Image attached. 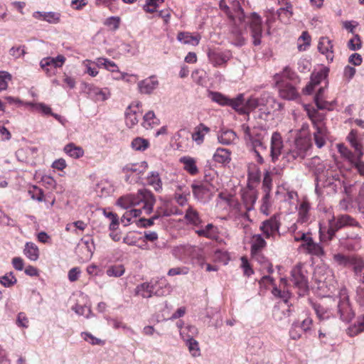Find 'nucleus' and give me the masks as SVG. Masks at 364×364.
Masks as SVG:
<instances>
[{"label":"nucleus","mask_w":364,"mask_h":364,"mask_svg":"<svg viewBox=\"0 0 364 364\" xmlns=\"http://www.w3.org/2000/svg\"><path fill=\"white\" fill-rule=\"evenodd\" d=\"M156 199L153 193L147 190H139L136 195L128 194L120 197L117 205L124 209L141 205L144 213L149 215L153 211Z\"/></svg>","instance_id":"nucleus-1"},{"label":"nucleus","mask_w":364,"mask_h":364,"mask_svg":"<svg viewBox=\"0 0 364 364\" xmlns=\"http://www.w3.org/2000/svg\"><path fill=\"white\" fill-rule=\"evenodd\" d=\"M296 75L289 67H285L281 73L274 75V80L279 88L280 96L289 100H294L298 96L296 88L287 80H294Z\"/></svg>","instance_id":"nucleus-2"},{"label":"nucleus","mask_w":364,"mask_h":364,"mask_svg":"<svg viewBox=\"0 0 364 364\" xmlns=\"http://www.w3.org/2000/svg\"><path fill=\"white\" fill-rule=\"evenodd\" d=\"M242 129L244 132V139L248 146H251L252 149H260L264 151H267L265 144L267 132L265 129L256 127L250 128L245 124L242 126Z\"/></svg>","instance_id":"nucleus-3"},{"label":"nucleus","mask_w":364,"mask_h":364,"mask_svg":"<svg viewBox=\"0 0 364 364\" xmlns=\"http://www.w3.org/2000/svg\"><path fill=\"white\" fill-rule=\"evenodd\" d=\"M171 291V286L166 279L162 278L156 284L143 283L136 287V294L143 298H149L155 294L158 296L168 295Z\"/></svg>","instance_id":"nucleus-4"},{"label":"nucleus","mask_w":364,"mask_h":364,"mask_svg":"<svg viewBox=\"0 0 364 364\" xmlns=\"http://www.w3.org/2000/svg\"><path fill=\"white\" fill-rule=\"evenodd\" d=\"M308 115L316 130L314 133L315 144L318 148H321L325 145L328 136V132L324 121V115L316 110H308Z\"/></svg>","instance_id":"nucleus-5"},{"label":"nucleus","mask_w":364,"mask_h":364,"mask_svg":"<svg viewBox=\"0 0 364 364\" xmlns=\"http://www.w3.org/2000/svg\"><path fill=\"white\" fill-rule=\"evenodd\" d=\"M219 6L235 24L237 21L240 23L245 21V16L239 0H220Z\"/></svg>","instance_id":"nucleus-6"},{"label":"nucleus","mask_w":364,"mask_h":364,"mask_svg":"<svg viewBox=\"0 0 364 364\" xmlns=\"http://www.w3.org/2000/svg\"><path fill=\"white\" fill-rule=\"evenodd\" d=\"M173 254L180 259H196L200 264L203 263L204 258L203 250L197 246L181 245L173 249Z\"/></svg>","instance_id":"nucleus-7"},{"label":"nucleus","mask_w":364,"mask_h":364,"mask_svg":"<svg viewBox=\"0 0 364 364\" xmlns=\"http://www.w3.org/2000/svg\"><path fill=\"white\" fill-rule=\"evenodd\" d=\"M307 271L304 264H298L291 271V281L294 286L303 294L309 289Z\"/></svg>","instance_id":"nucleus-8"},{"label":"nucleus","mask_w":364,"mask_h":364,"mask_svg":"<svg viewBox=\"0 0 364 364\" xmlns=\"http://www.w3.org/2000/svg\"><path fill=\"white\" fill-rule=\"evenodd\" d=\"M234 104L235 110L240 114H248L251 111L257 107H262L260 105L259 97L251 96L245 101L244 95L240 94L237 96V101Z\"/></svg>","instance_id":"nucleus-9"},{"label":"nucleus","mask_w":364,"mask_h":364,"mask_svg":"<svg viewBox=\"0 0 364 364\" xmlns=\"http://www.w3.org/2000/svg\"><path fill=\"white\" fill-rule=\"evenodd\" d=\"M346 226H358V223L348 215H341L336 219L329 221V228L328 230V235L329 239H332L336 232Z\"/></svg>","instance_id":"nucleus-10"},{"label":"nucleus","mask_w":364,"mask_h":364,"mask_svg":"<svg viewBox=\"0 0 364 364\" xmlns=\"http://www.w3.org/2000/svg\"><path fill=\"white\" fill-rule=\"evenodd\" d=\"M311 144L305 138H298L294 141L293 148L287 153L288 160L303 159L309 149Z\"/></svg>","instance_id":"nucleus-11"},{"label":"nucleus","mask_w":364,"mask_h":364,"mask_svg":"<svg viewBox=\"0 0 364 364\" xmlns=\"http://www.w3.org/2000/svg\"><path fill=\"white\" fill-rule=\"evenodd\" d=\"M250 28L253 45L259 46L262 36V19L255 13L252 14L250 16Z\"/></svg>","instance_id":"nucleus-12"},{"label":"nucleus","mask_w":364,"mask_h":364,"mask_svg":"<svg viewBox=\"0 0 364 364\" xmlns=\"http://www.w3.org/2000/svg\"><path fill=\"white\" fill-rule=\"evenodd\" d=\"M209 61L214 67H223L232 58L230 50H209L208 52Z\"/></svg>","instance_id":"nucleus-13"},{"label":"nucleus","mask_w":364,"mask_h":364,"mask_svg":"<svg viewBox=\"0 0 364 364\" xmlns=\"http://www.w3.org/2000/svg\"><path fill=\"white\" fill-rule=\"evenodd\" d=\"M279 226L280 223L277 217L274 215L262 223L260 230L262 231L266 238L269 239L272 237L274 239L276 237L280 235L279 232Z\"/></svg>","instance_id":"nucleus-14"},{"label":"nucleus","mask_w":364,"mask_h":364,"mask_svg":"<svg viewBox=\"0 0 364 364\" xmlns=\"http://www.w3.org/2000/svg\"><path fill=\"white\" fill-rule=\"evenodd\" d=\"M65 61V58L62 55H58L55 58L48 57L42 59L40 63L41 68L51 76L55 74V69L61 68Z\"/></svg>","instance_id":"nucleus-15"},{"label":"nucleus","mask_w":364,"mask_h":364,"mask_svg":"<svg viewBox=\"0 0 364 364\" xmlns=\"http://www.w3.org/2000/svg\"><path fill=\"white\" fill-rule=\"evenodd\" d=\"M338 314L340 318L345 322H349L353 317L354 313L350 306L348 298L345 293L341 294L338 303Z\"/></svg>","instance_id":"nucleus-16"},{"label":"nucleus","mask_w":364,"mask_h":364,"mask_svg":"<svg viewBox=\"0 0 364 364\" xmlns=\"http://www.w3.org/2000/svg\"><path fill=\"white\" fill-rule=\"evenodd\" d=\"M159 85L157 77L155 75H151L139 81L137 86L140 93L150 95L159 87Z\"/></svg>","instance_id":"nucleus-17"},{"label":"nucleus","mask_w":364,"mask_h":364,"mask_svg":"<svg viewBox=\"0 0 364 364\" xmlns=\"http://www.w3.org/2000/svg\"><path fill=\"white\" fill-rule=\"evenodd\" d=\"M318 50L326 58L328 62H332L334 58L333 44L329 38L323 36L319 38L318 43Z\"/></svg>","instance_id":"nucleus-18"},{"label":"nucleus","mask_w":364,"mask_h":364,"mask_svg":"<svg viewBox=\"0 0 364 364\" xmlns=\"http://www.w3.org/2000/svg\"><path fill=\"white\" fill-rule=\"evenodd\" d=\"M283 140L279 132H274L271 137L270 156L272 161H275L282 153Z\"/></svg>","instance_id":"nucleus-19"},{"label":"nucleus","mask_w":364,"mask_h":364,"mask_svg":"<svg viewBox=\"0 0 364 364\" xmlns=\"http://www.w3.org/2000/svg\"><path fill=\"white\" fill-rule=\"evenodd\" d=\"M85 88L89 96L95 101H105L109 97L107 88L101 89L91 85H87Z\"/></svg>","instance_id":"nucleus-20"},{"label":"nucleus","mask_w":364,"mask_h":364,"mask_svg":"<svg viewBox=\"0 0 364 364\" xmlns=\"http://www.w3.org/2000/svg\"><path fill=\"white\" fill-rule=\"evenodd\" d=\"M209 97L213 102H217L220 105H228L235 109V107H234V104L237 102V97L230 99L228 97L225 96L224 95L218 92H210Z\"/></svg>","instance_id":"nucleus-21"},{"label":"nucleus","mask_w":364,"mask_h":364,"mask_svg":"<svg viewBox=\"0 0 364 364\" xmlns=\"http://www.w3.org/2000/svg\"><path fill=\"white\" fill-rule=\"evenodd\" d=\"M301 247L306 249L310 255L321 257L324 255L323 248L319 243L315 242L313 239H309L306 243H302Z\"/></svg>","instance_id":"nucleus-22"},{"label":"nucleus","mask_w":364,"mask_h":364,"mask_svg":"<svg viewBox=\"0 0 364 364\" xmlns=\"http://www.w3.org/2000/svg\"><path fill=\"white\" fill-rule=\"evenodd\" d=\"M287 286V280L285 278H282L280 280L279 287H274L272 289V294L284 300L285 303H287L288 299L290 297V293L288 289H286Z\"/></svg>","instance_id":"nucleus-23"},{"label":"nucleus","mask_w":364,"mask_h":364,"mask_svg":"<svg viewBox=\"0 0 364 364\" xmlns=\"http://www.w3.org/2000/svg\"><path fill=\"white\" fill-rule=\"evenodd\" d=\"M177 40L185 45L196 46L198 45L200 36V35L193 36L188 32H179L177 35Z\"/></svg>","instance_id":"nucleus-24"},{"label":"nucleus","mask_w":364,"mask_h":364,"mask_svg":"<svg viewBox=\"0 0 364 364\" xmlns=\"http://www.w3.org/2000/svg\"><path fill=\"white\" fill-rule=\"evenodd\" d=\"M334 261L338 264L343 267L353 266V269L355 270V263L359 261L360 259H358L354 257H348L344 255L338 253L333 255Z\"/></svg>","instance_id":"nucleus-25"},{"label":"nucleus","mask_w":364,"mask_h":364,"mask_svg":"<svg viewBox=\"0 0 364 364\" xmlns=\"http://www.w3.org/2000/svg\"><path fill=\"white\" fill-rule=\"evenodd\" d=\"M231 151L229 149L218 148L213 154V160L220 164H227L231 161Z\"/></svg>","instance_id":"nucleus-26"},{"label":"nucleus","mask_w":364,"mask_h":364,"mask_svg":"<svg viewBox=\"0 0 364 364\" xmlns=\"http://www.w3.org/2000/svg\"><path fill=\"white\" fill-rule=\"evenodd\" d=\"M210 132V128L203 124H200L195 128L194 132L192 134V139L198 144L200 145L203 141L206 134Z\"/></svg>","instance_id":"nucleus-27"},{"label":"nucleus","mask_w":364,"mask_h":364,"mask_svg":"<svg viewBox=\"0 0 364 364\" xmlns=\"http://www.w3.org/2000/svg\"><path fill=\"white\" fill-rule=\"evenodd\" d=\"M218 141L224 145H229L234 143L237 139L235 132L230 129L221 130L218 135Z\"/></svg>","instance_id":"nucleus-28"},{"label":"nucleus","mask_w":364,"mask_h":364,"mask_svg":"<svg viewBox=\"0 0 364 364\" xmlns=\"http://www.w3.org/2000/svg\"><path fill=\"white\" fill-rule=\"evenodd\" d=\"M364 331V315L358 317L356 322L346 329V333L353 337Z\"/></svg>","instance_id":"nucleus-29"},{"label":"nucleus","mask_w":364,"mask_h":364,"mask_svg":"<svg viewBox=\"0 0 364 364\" xmlns=\"http://www.w3.org/2000/svg\"><path fill=\"white\" fill-rule=\"evenodd\" d=\"M160 123L159 119L156 117L153 111L146 112L144 117L141 125L146 129H152L159 125Z\"/></svg>","instance_id":"nucleus-30"},{"label":"nucleus","mask_w":364,"mask_h":364,"mask_svg":"<svg viewBox=\"0 0 364 364\" xmlns=\"http://www.w3.org/2000/svg\"><path fill=\"white\" fill-rule=\"evenodd\" d=\"M231 41L233 45L240 47L246 43L247 39L241 29L237 26H235L231 32Z\"/></svg>","instance_id":"nucleus-31"},{"label":"nucleus","mask_w":364,"mask_h":364,"mask_svg":"<svg viewBox=\"0 0 364 364\" xmlns=\"http://www.w3.org/2000/svg\"><path fill=\"white\" fill-rule=\"evenodd\" d=\"M24 255L31 261H36L39 257V250L33 242H26L23 250Z\"/></svg>","instance_id":"nucleus-32"},{"label":"nucleus","mask_w":364,"mask_h":364,"mask_svg":"<svg viewBox=\"0 0 364 364\" xmlns=\"http://www.w3.org/2000/svg\"><path fill=\"white\" fill-rule=\"evenodd\" d=\"M147 182L157 192L162 190V181L157 171H151L147 176Z\"/></svg>","instance_id":"nucleus-33"},{"label":"nucleus","mask_w":364,"mask_h":364,"mask_svg":"<svg viewBox=\"0 0 364 364\" xmlns=\"http://www.w3.org/2000/svg\"><path fill=\"white\" fill-rule=\"evenodd\" d=\"M64 151L70 157L73 159H79L84 154V151L82 147L76 146L73 143H70L65 146Z\"/></svg>","instance_id":"nucleus-34"},{"label":"nucleus","mask_w":364,"mask_h":364,"mask_svg":"<svg viewBox=\"0 0 364 364\" xmlns=\"http://www.w3.org/2000/svg\"><path fill=\"white\" fill-rule=\"evenodd\" d=\"M309 203L304 200L301 203L298 209V221L304 223L308 221L309 218Z\"/></svg>","instance_id":"nucleus-35"},{"label":"nucleus","mask_w":364,"mask_h":364,"mask_svg":"<svg viewBox=\"0 0 364 364\" xmlns=\"http://www.w3.org/2000/svg\"><path fill=\"white\" fill-rule=\"evenodd\" d=\"M347 139L349 141L351 146L355 149V154H358V156H363L364 154L363 151V146L360 144V143L357 140L356 132L355 130H351V132L347 136Z\"/></svg>","instance_id":"nucleus-36"},{"label":"nucleus","mask_w":364,"mask_h":364,"mask_svg":"<svg viewBox=\"0 0 364 364\" xmlns=\"http://www.w3.org/2000/svg\"><path fill=\"white\" fill-rule=\"evenodd\" d=\"M133 105H130L125 112V123L129 128L133 127L139 122L138 114L136 110H132Z\"/></svg>","instance_id":"nucleus-37"},{"label":"nucleus","mask_w":364,"mask_h":364,"mask_svg":"<svg viewBox=\"0 0 364 364\" xmlns=\"http://www.w3.org/2000/svg\"><path fill=\"white\" fill-rule=\"evenodd\" d=\"M185 219L188 222V223L195 226L199 225L201 223L198 211L191 206H189L186 210Z\"/></svg>","instance_id":"nucleus-38"},{"label":"nucleus","mask_w":364,"mask_h":364,"mask_svg":"<svg viewBox=\"0 0 364 364\" xmlns=\"http://www.w3.org/2000/svg\"><path fill=\"white\" fill-rule=\"evenodd\" d=\"M180 161L183 164L184 169L191 175H196L198 172L194 159L190 156H184L181 158Z\"/></svg>","instance_id":"nucleus-39"},{"label":"nucleus","mask_w":364,"mask_h":364,"mask_svg":"<svg viewBox=\"0 0 364 364\" xmlns=\"http://www.w3.org/2000/svg\"><path fill=\"white\" fill-rule=\"evenodd\" d=\"M166 216L168 215L166 211H162L157 210L156 213L150 218L145 219V218H141L139 222L140 223V225L144 228H148L151 227L154 225V220L156 219H159L161 216Z\"/></svg>","instance_id":"nucleus-40"},{"label":"nucleus","mask_w":364,"mask_h":364,"mask_svg":"<svg viewBox=\"0 0 364 364\" xmlns=\"http://www.w3.org/2000/svg\"><path fill=\"white\" fill-rule=\"evenodd\" d=\"M267 245L266 241L261 235H255L252 237V253L256 254V252L260 251Z\"/></svg>","instance_id":"nucleus-41"},{"label":"nucleus","mask_w":364,"mask_h":364,"mask_svg":"<svg viewBox=\"0 0 364 364\" xmlns=\"http://www.w3.org/2000/svg\"><path fill=\"white\" fill-rule=\"evenodd\" d=\"M191 188L194 196L198 200H202L204 198L205 196L208 192V189L206 186L203 183H193L191 185Z\"/></svg>","instance_id":"nucleus-42"},{"label":"nucleus","mask_w":364,"mask_h":364,"mask_svg":"<svg viewBox=\"0 0 364 364\" xmlns=\"http://www.w3.org/2000/svg\"><path fill=\"white\" fill-rule=\"evenodd\" d=\"M186 346L192 356L198 357L200 355V349L198 342L193 338H188L186 340Z\"/></svg>","instance_id":"nucleus-43"},{"label":"nucleus","mask_w":364,"mask_h":364,"mask_svg":"<svg viewBox=\"0 0 364 364\" xmlns=\"http://www.w3.org/2000/svg\"><path fill=\"white\" fill-rule=\"evenodd\" d=\"M324 89L320 88L316 93L315 96V103L316 105V107L319 109H330L331 107V104L329 102L323 100V93Z\"/></svg>","instance_id":"nucleus-44"},{"label":"nucleus","mask_w":364,"mask_h":364,"mask_svg":"<svg viewBox=\"0 0 364 364\" xmlns=\"http://www.w3.org/2000/svg\"><path fill=\"white\" fill-rule=\"evenodd\" d=\"M338 152L341 156L347 159L349 162L352 163L356 159L355 151L352 152L345 145L339 144L337 145Z\"/></svg>","instance_id":"nucleus-45"},{"label":"nucleus","mask_w":364,"mask_h":364,"mask_svg":"<svg viewBox=\"0 0 364 364\" xmlns=\"http://www.w3.org/2000/svg\"><path fill=\"white\" fill-rule=\"evenodd\" d=\"M142 208H132L126 211L122 217V221L124 223L127 220L125 225L130 223L132 218H136L143 213Z\"/></svg>","instance_id":"nucleus-46"},{"label":"nucleus","mask_w":364,"mask_h":364,"mask_svg":"<svg viewBox=\"0 0 364 364\" xmlns=\"http://www.w3.org/2000/svg\"><path fill=\"white\" fill-rule=\"evenodd\" d=\"M125 268L122 264L112 265L106 270V274L109 277H119L124 274Z\"/></svg>","instance_id":"nucleus-47"},{"label":"nucleus","mask_w":364,"mask_h":364,"mask_svg":"<svg viewBox=\"0 0 364 364\" xmlns=\"http://www.w3.org/2000/svg\"><path fill=\"white\" fill-rule=\"evenodd\" d=\"M82 338H83L86 342L89 343L92 346H104L105 341L96 338L92 334L89 332H82L80 334Z\"/></svg>","instance_id":"nucleus-48"},{"label":"nucleus","mask_w":364,"mask_h":364,"mask_svg":"<svg viewBox=\"0 0 364 364\" xmlns=\"http://www.w3.org/2000/svg\"><path fill=\"white\" fill-rule=\"evenodd\" d=\"M277 14L280 21L284 23H288L289 18L293 14L291 5H289L285 8H280L278 9Z\"/></svg>","instance_id":"nucleus-49"},{"label":"nucleus","mask_w":364,"mask_h":364,"mask_svg":"<svg viewBox=\"0 0 364 364\" xmlns=\"http://www.w3.org/2000/svg\"><path fill=\"white\" fill-rule=\"evenodd\" d=\"M80 245L82 246V248H85L87 250V253L86 257L90 258L92 256L95 250V244L93 240L90 237L82 238L81 240Z\"/></svg>","instance_id":"nucleus-50"},{"label":"nucleus","mask_w":364,"mask_h":364,"mask_svg":"<svg viewBox=\"0 0 364 364\" xmlns=\"http://www.w3.org/2000/svg\"><path fill=\"white\" fill-rule=\"evenodd\" d=\"M272 189V173L266 171L264 174L262 181V190L263 192H270Z\"/></svg>","instance_id":"nucleus-51"},{"label":"nucleus","mask_w":364,"mask_h":364,"mask_svg":"<svg viewBox=\"0 0 364 364\" xmlns=\"http://www.w3.org/2000/svg\"><path fill=\"white\" fill-rule=\"evenodd\" d=\"M242 200L245 204L246 209L250 210L257 200V196L254 193H245L242 196Z\"/></svg>","instance_id":"nucleus-52"},{"label":"nucleus","mask_w":364,"mask_h":364,"mask_svg":"<svg viewBox=\"0 0 364 364\" xmlns=\"http://www.w3.org/2000/svg\"><path fill=\"white\" fill-rule=\"evenodd\" d=\"M28 194L33 200L41 202L43 200V191L41 188L33 186L28 191Z\"/></svg>","instance_id":"nucleus-53"},{"label":"nucleus","mask_w":364,"mask_h":364,"mask_svg":"<svg viewBox=\"0 0 364 364\" xmlns=\"http://www.w3.org/2000/svg\"><path fill=\"white\" fill-rule=\"evenodd\" d=\"M149 146L147 140L137 137L132 142V147L136 151H144Z\"/></svg>","instance_id":"nucleus-54"},{"label":"nucleus","mask_w":364,"mask_h":364,"mask_svg":"<svg viewBox=\"0 0 364 364\" xmlns=\"http://www.w3.org/2000/svg\"><path fill=\"white\" fill-rule=\"evenodd\" d=\"M264 195L262 198V205L260 207V210L262 213L265 215L269 214V208L271 206L270 201V192H264Z\"/></svg>","instance_id":"nucleus-55"},{"label":"nucleus","mask_w":364,"mask_h":364,"mask_svg":"<svg viewBox=\"0 0 364 364\" xmlns=\"http://www.w3.org/2000/svg\"><path fill=\"white\" fill-rule=\"evenodd\" d=\"M105 216L109 219L111 220V223L109 224V230H115L117 229L119 225V220L117 215L111 212V211H107L104 210L103 212Z\"/></svg>","instance_id":"nucleus-56"},{"label":"nucleus","mask_w":364,"mask_h":364,"mask_svg":"<svg viewBox=\"0 0 364 364\" xmlns=\"http://www.w3.org/2000/svg\"><path fill=\"white\" fill-rule=\"evenodd\" d=\"M17 279L14 277L12 272L5 274L0 277V283L6 287H10L16 284Z\"/></svg>","instance_id":"nucleus-57"},{"label":"nucleus","mask_w":364,"mask_h":364,"mask_svg":"<svg viewBox=\"0 0 364 364\" xmlns=\"http://www.w3.org/2000/svg\"><path fill=\"white\" fill-rule=\"evenodd\" d=\"M11 80V75L5 71H0V91L8 87V82Z\"/></svg>","instance_id":"nucleus-58"},{"label":"nucleus","mask_w":364,"mask_h":364,"mask_svg":"<svg viewBox=\"0 0 364 364\" xmlns=\"http://www.w3.org/2000/svg\"><path fill=\"white\" fill-rule=\"evenodd\" d=\"M260 105L262 107L268 106L269 105L272 106V103H274V100L272 97L271 94L268 92H264L261 94L259 97Z\"/></svg>","instance_id":"nucleus-59"},{"label":"nucleus","mask_w":364,"mask_h":364,"mask_svg":"<svg viewBox=\"0 0 364 364\" xmlns=\"http://www.w3.org/2000/svg\"><path fill=\"white\" fill-rule=\"evenodd\" d=\"M60 14L56 12H46L44 14L43 21L48 22L49 23H57L60 21Z\"/></svg>","instance_id":"nucleus-60"},{"label":"nucleus","mask_w":364,"mask_h":364,"mask_svg":"<svg viewBox=\"0 0 364 364\" xmlns=\"http://www.w3.org/2000/svg\"><path fill=\"white\" fill-rule=\"evenodd\" d=\"M313 307L319 319H326L329 317L327 311L320 304H314Z\"/></svg>","instance_id":"nucleus-61"},{"label":"nucleus","mask_w":364,"mask_h":364,"mask_svg":"<svg viewBox=\"0 0 364 364\" xmlns=\"http://www.w3.org/2000/svg\"><path fill=\"white\" fill-rule=\"evenodd\" d=\"M26 53L25 51V46H18V47H12L9 50V54L14 58H19L22 56H23Z\"/></svg>","instance_id":"nucleus-62"},{"label":"nucleus","mask_w":364,"mask_h":364,"mask_svg":"<svg viewBox=\"0 0 364 364\" xmlns=\"http://www.w3.org/2000/svg\"><path fill=\"white\" fill-rule=\"evenodd\" d=\"M355 264L354 272L360 280L364 283V262L363 260L359 259Z\"/></svg>","instance_id":"nucleus-63"},{"label":"nucleus","mask_w":364,"mask_h":364,"mask_svg":"<svg viewBox=\"0 0 364 364\" xmlns=\"http://www.w3.org/2000/svg\"><path fill=\"white\" fill-rule=\"evenodd\" d=\"M362 156H358L356 154V159L351 164L356 168L357 171L359 173L360 176H364V161L361 160Z\"/></svg>","instance_id":"nucleus-64"}]
</instances>
